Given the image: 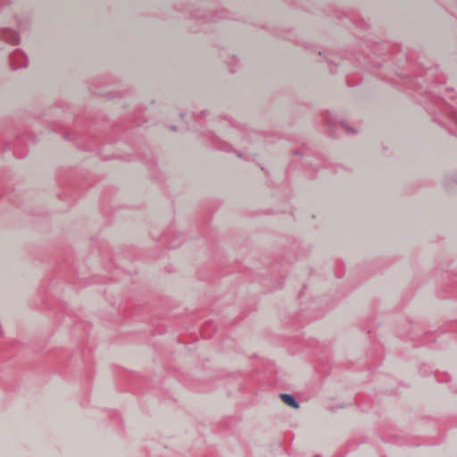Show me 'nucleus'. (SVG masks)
Instances as JSON below:
<instances>
[{
	"mask_svg": "<svg viewBox=\"0 0 457 457\" xmlns=\"http://www.w3.org/2000/svg\"><path fill=\"white\" fill-rule=\"evenodd\" d=\"M280 398L281 400L287 405L295 408V409H297L299 408V404L295 400V398L293 396H291L290 395H287V394H281L280 395Z\"/></svg>",
	"mask_w": 457,
	"mask_h": 457,
	"instance_id": "nucleus-1",
	"label": "nucleus"
}]
</instances>
